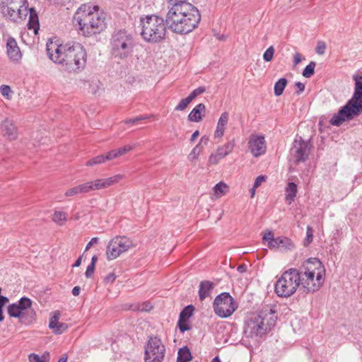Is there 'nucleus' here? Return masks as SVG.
I'll use <instances>...</instances> for the list:
<instances>
[{"label": "nucleus", "mask_w": 362, "mask_h": 362, "mask_svg": "<svg viewBox=\"0 0 362 362\" xmlns=\"http://www.w3.org/2000/svg\"><path fill=\"white\" fill-rule=\"evenodd\" d=\"M117 157L118 156L116 150H112L105 156V160H112Z\"/></svg>", "instance_id": "obj_53"}, {"label": "nucleus", "mask_w": 362, "mask_h": 362, "mask_svg": "<svg viewBox=\"0 0 362 362\" xmlns=\"http://www.w3.org/2000/svg\"><path fill=\"white\" fill-rule=\"evenodd\" d=\"M99 241V238L97 237L93 238L86 245L85 252L88 251L93 245L97 244Z\"/></svg>", "instance_id": "obj_55"}, {"label": "nucleus", "mask_w": 362, "mask_h": 362, "mask_svg": "<svg viewBox=\"0 0 362 362\" xmlns=\"http://www.w3.org/2000/svg\"><path fill=\"white\" fill-rule=\"evenodd\" d=\"M206 112L205 105L199 103L196 105L188 115L190 122H199L202 120Z\"/></svg>", "instance_id": "obj_20"}, {"label": "nucleus", "mask_w": 362, "mask_h": 362, "mask_svg": "<svg viewBox=\"0 0 362 362\" xmlns=\"http://www.w3.org/2000/svg\"><path fill=\"white\" fill-rule=\"evenodd\" d=\"M7 54L13 62H19L22 59V53L20 47H7Z\"/></svg>", "instance_id": "obj_27"}, {"label": "nucleus", "mask_w": 362, "mask_h": 362, "mask_svg": "<svg viewBox=\"0 0 362 362\" xmlns=\"http://www.w3.org/2000/svg\"><path fill=\"white\" fill-rule=\"evenodd\" d=\"M228 188V187L225 182H220L214 186V191L216 194L222 195L226 192Z\"/></svg>", "instance_id": "obj_37"}, {"label": "nucleus", "mask_w": 362, "mask_h": 362, "mask_svg": "<svg viewBox=\"0 0 362 362\" xmlns=\"http://www.w3.org/2000/svg\"><path fill=\"white\" fill-rule=\"evenodd\" d=\"M295 86L298 88V90L296 91V94L298 95L301 93H303L305 90V84L303 83L298 81L295 83Z\"/></svg>", "instance_id": "obj_56"}, {"label": "nucleus", "mask_w": 362, "mask_h": 362, "mask_svg": "<svg viewBox=\"0 0 362 362\" xmlns=\"http://www.w3.org/2000/svg\"><path fill=\"white\" fill-rule=\"evenodd\" d=\"M300 274L296 269L284 272L275 284V292L279 297L288 298L300 288Z\"/></svg>", "instance_id": "obj_7"}, {"label": "nucleus", "mask_w": 362, "mask_h": 362, "mask_svg": "<svg viewBox=\"0 0 362 362\" xmlns=\"http://www.w3.org/2000/svg\"><path fill=\"white\" fill-rule=\"evenodd\" d=\"M60 315L61 314L59 310H56L53 313V315L50 317L49 322V328L50 329L57 327L56 325L59 322V320L60 318Z\"/></svg>", "instance_id": "obj_38"}, {"label": "nucleus", "mask_w": 362, "mask_h": 362, "mask_svg": "<svg viewBox=\"0 0 362 362\" xmlns=\"http://www.w3.org/2000/svg\"><path fill=\"white\" fill-rule=\"evenodd\" d=\"M274 49L273 47H269V48L264 52L263 54V59L265 62H270L274 56Z\"/></svg>", "instance_id": "obj_46"}, {"label": "nucleus", "mask_w": 362, "mask_h": 362, "mask_svg": "<svg viewBox=\"0 0 362 362\" xmlns=\"http://www.w3.org/2000/svg\"><path fill=\"white\" fill-rule=\"evenodd\" d=\"M279 237L273 238L271 241H269L267 244L268 247L270 249H277V244H279Z\"/></svg>", "instance_id": "obj_54"}, {"label": "nucleus", "mask_w": 362, "mask_h": 362, "mask_svg": "<svg viewBox=\"0 0 362 362\" xmlns=\"http://www.w3.org/2000/svg\"><path fill=\"white\" fill-rule=\"evenodd\" d=\"M132 246L133 242L130 238L126 236H116L108 243L106 249L107 259L113 260Z\"/></svg>", "instance_id": "obj_11"}, {"label": "nucleus", "mask_w": 362, "mask_h": 362, "mask_svg": "<svg viewBox=\"0 0 362 362\" xmlns=\"http://www.w3.org/2000/svg\"><path fill=\"white\" fill-rule=\"evenodd\" d=\"M90 192L89 185L88 182L85 183L80 184L77 186L71 187L66 191L65 196L71 197L74 195H78L80 194H86Z\"/></svg>", "instance_id": "obj_23"}, {"label": "nucleus", "mask_w": 362, "mask_h": 362, "mask_svg": "<svg viewBox=\"0 0 362 362\" xmlns=\"http://www.w3.org/2000/svg\"><path fill=\"white\" fill-rule=\"evenodd\" d=\"M0 92L1 95L6 98L7 99H9L11 97L12 90L9 86L7 85H2L0 87Z\"/></svg>", "instance_id": "obj_44"}, {"label": "nucleus", "mask_w": 362, "mask_h": 362, "mask_svg": "<svg viewBox=\"0 0 362 362\" xmlns=\"http://www.w3.org/2000/svg\"><path fill=\"white\" fill-rule=\"evenodd\" d=\"M56 326L57 327L55 328L51 329L52 332L55 334H61L64 333L69 327L68 325L64 322H59Z\"/></svg>", "instance_id": "obj_41"}, {"label": "nucleus", "mask_w": 362, "mask_h": 362, "mask_svg": "<svg viewBox=\"0 0 362 362\" xmlns=\"http://www.w3.org/2000/svg\"><path fill=\"white\" fill-rule=\"evenodd\" d=\"M313 231L312 228L310 226H307L306 230V238L304 240V245L308 246L312 241L313 238Z\"/></svg>", "instance_id": "obj_45"}, {"label": "nucleus", "mask_w": 362, "mask_h": 362, "mask_svg": "<svg viewBox=\"0 0 362 362\" xmlns=\"http://www.w3.org/2000/svg\"><path fill=\"white\" fill-rule=\"evenodd\" d=\"M165 346L157 336H149L144 346V362H162Z\"/></svg>", "instance_id": "obj_10"}, {"label": "nucleus", "mask_w": 362, "mask_h": 362, "mask_svg": "<svg viewBox=\"0 0 362 362\" xmlns=\"http://www.w3.org/2000/svg\"><path fill=\"white\" fill-rule=\"evenodd\" d=\"M194 311V307L192 305H187L180 313L178 327L181 332H185L191 329L190 325L187 321L189 318L193 315Z\"/></svg>", "instance_id": "obj_18"}, {"label": "nucleus", "mask_w": 362, "mask_h": 362, "mask_svg": "<svg viewBox=\"0 0 362 362\" xmlns=\"http://www.w3.org/2000/svg\"><path fill=\"white\" fill-rule=\"evenodd\" d=\"M322 265L317 258H309L303 264L300 274V291L308 293H313L321 287L324 279L321 272H318L315 276V269Z\"/></svg>", "instance_id": "obj_5"}, {"label": "nucleus", "mask_w": 362, "mask_h": 362, "mask_svg": "<svg viewBox=\"0 0 362 362\" xmlns=\"http://www.w3.org/2000/svg\"><path fill=\"white\" fill-rule=\"evenodd\" d=\"M214 284L209 281H202L199 284V298L201 301L210 296Z\"/></svg>", "instance_id": "obj_22"}, {"label": "nucleus", "mask_w": 362, "mask_h": 362, "mask_svg": "<svg viewBox=\"0 0 362 362\" xmlns=\"http://www.w3.org/2000/svg\"><path fill=\"white\" fill-rule=\"evenodd\" d=\"M79 29L86 37L99 34L106 28L105 14L99 12L98 6H81L74 16Z\"/></svg>", "instance_id": "obj_2"}, {"label": "nucleus", "mask_w": 362, "mask_h": 362, "mask_svg": "<svg viewBox=\"0 0 362 362\" xmlns=\"http://www.w3.org/2000/svg\"><path fill=\"white\" fill-rule=\"evenodd\" d=\"M235 144V141L233 139L228 141L223 146H219L217 149L219 158H224L230 154L233 151Z\"/></svg>", "instance_id": "obj_26"}, {"label": "nucleus", "mask_w": 362, "mask_h": 362, "mask_svg": "<svg viewBox=\"0 0 362 362\" xmlns=\"http://www.w3.org/2000/svg\"><path fill=\"white\" fill-rule=\"evenodd\" d=\"M95 266L93 264H90L86 269V271L85 272V276L86 278H90L92 276L94 270H95Z\"/></svg>", "instance_id": "obj_51"}, {"label": "nucleus", "mask_w": 362, "mask_h": 362, "mask_svg": "<svg viewBox=\"0 0 362 362\" xmlns=\"http://www.w3.org/2000/svg\"><path fill=\"white\" fill-rule=\"evenodd\" d=\"M126 48L127 47H113L111 53L115 57L124 59L129 54V52L126 51Z\"/></svg>", "instance_id": "obj_32"}, {"label": "nucleus", "mask_w": 362, "mask_h": 362, "mask_svg": "<svg viewBox=\"0 0 362 362\" xmlns=\"http://www.w3.org/2000/svg\"><path fill=\"white\" fill-rule=\"evenodd\" d=\"M6 45H17V43L14 38H13L11 37H8L6 39Z\"/></svg>", "instance_id": "obj_62"}, {"label": "nucleus", "mask_w": 362, "mask_h": 362, "mask_svg": "<svg viewBox=\"0 0 362 362\" xmlns=\"http://www.w3.org/2000/svg\"><path fill=\"white\" fill-rule=\"evenodd\" d=\"M18 305L20 310L23 312L25 310L30 308L32 305V300L27 297H22L20 300L16 303Z\"/></svg>", "instance_id": "obj_35"}, {"label": "nucleus", "mask_w": 362, "mask_h": 362, "mask_svg": "<svg viewBox=\"0 0 362 362\" xmlns=\"http://www.w3.org/2000/svg\"><path fill=\"white\" fill-rule=\"evenodd\" d=\"M302 60L301 54L298 52H296L293 55V64L294 66H296Z\"/></svg>", "instance_id": "obj_59"}, {"label": "nucleus", "mask_w": 362, "mask_h": 362, "mask_svg": "<svg viewBox=\"0 0 362 362\" xmlns=\"http://www.w3.org/2000/svg\"><path fill=\"white\" fill-rule=\"evenodd\" d=\"M122 175H116L110 177L98 179L94 181L88 182L90 192L107 188L115 183H117L120 180H122Z\"/></svg>", "instance_id": "obj_17"}, {"label": "nucleus", "mask_w": 362, "mask_h": 362, "mask_svg": "<svg viewBox=\"0 0 362 362\" xmlns=\"http://www.w3.org/2000/svg\"><path fill=\"white\" fill-rule=\"evenodd\" d=\"M49 59L54 63L71 65L74 62L75 67H67L69 71H80L86 63V52L83 47H46Z\"/></svg>", "instance_id": "obj_3"}, {"label": "nucleus", "mask_w": 362, "mask_h": 362, "mask_svg": "<svg viewBox=\"0 0 362 362\" xmlns=\"http://www.w3.org/2000/svg\"><path fill=\"white\" fill-rule=\"evenodd\" d=\"M133 148H134V146L132 145H127L122 148L116 149L117 156H122V155L127 153V152L130 151L131 150H132Z\"/></svg>", "instance_id": "obj_49"}, {"label": "nucleus", "mask_w": 362, "mask_h": 362, "mask_svg": "<svg viewBox=\"0 0 362 362\" xmlns=\"http://www.w3.org/2000/svg\"><path fill=\"white\" fill-rule=\"evenodd\" d=\"M192 359V356L187 346H185L179 349L177 362H189Z\"/></svg>", "instance_id": "obj_29"}, {"label": "nucleus", "mask_w": 362, "mask_h": 362, "mask_svg": "<svg viewBox=\"0 0 362 362\" xmlns=\"http://www.w3.org/2000/svg\"><path fill=\"white\" fill-rule=\"evenodd\" d=\"M105 161V156L104 155H99L98 156H95L91 160H89L86 163V165L88 166H92L93 165L100 164L102 163H104Z\"/></svg>", "instance_id": "obj_42"}, {"label": "nucleus", "mask_w": 362, "mask_h": 362, "mask_svg": "<svg viewBox=\"0 0 362 362\" xmlns=\"http://www.w3.org/2000/svg\"><path fill=\"white\" fill-rule=\"evenodd\" d=\"M315 62H310L303 71V76L305 78H310L315 73Z\"/></svg>", "instance_id": "obj_36"}, {"label": "nucleus", "mask_w": 362, "mask_h": 362, "mask_svg": "<svg viewBox=\"0 0 362 362\" xmlns=\"http://www.w3.org/2000/svg\"><path fill=\"white\" fill-rule=\"evenodd\" d=\"M267 179V177L265 175H259L255 180L254 182V188L259 187L261 184L264 182Z\"/></svg>", "instance_id": "obj_50"}, {"label": "nucleus", "mask_w": 362, "mask_h": 362, "mask_svg": "<svg viewBox=\"0 0 362 362\" xmlns=\"http://www.w3.org/2000/svg\"><path fill=\"white\" fill-rule=\"evenodd\" d=\"M1 288H0V305L7 304L9 302L8 297L1 295Z\"/></svg>", "instance_id": "obj_61"}, {"label": "nucleus", "mask_w": 362, "mask_h": 362, "mask_svg": "<svg viewBox=\"0 0 362 362\" xmlns=\"http://www.w3.org/2000/svg\"><path fill=\"white\" fill-rule=\"evenodd\" d=\"M0 9L4 17L21 23L28 15V2L27 0H2Z\"/></svg>", "instance_id": "obj_8"}, {"label": "nucleus", "mask_w": 362, "mask_h": 362, "mask_svg": "<svg viewBox=\"0 0 362 362\" xmlns=\"http://www.w3.org/2000/svg\"><path fill=\"white\" fill-rule=\"evenodd\" d=\"M8 313L11 317H20L22 311L20 310L17 303H12L8 306Z\"/></svg>", "instance_id": "obj_33"}, {"label": "nucleus", "mask_w": 362, "mask_h": 362, "mask_svg": "<svg viewBox=\"0 0 362 362\" xmlns=\"http://www.w3.org/2000/svg\"><path fill=\"white\" fill-rule=\"evenodd\" d=\"M191 102L192 100L188 96L185 98L182 99L178 103V105L175 107V110L182 111L185 110Z\"/></svg>", "instance_id": "obj_39"}, {"label": "nucleus", "mask_w": 362, "mask_h": 362, "mask_svg": "<svg viewBox=\"0 0 362 362\" xmlns=\"http://www.w3.org/2000/svg\"><path fill=\"white\" fill-rule=\"evenodd\" d=\"M238 305L229 293L218 295L213 302L214 313L221 318H227L233 315Z\"/></svg>", "instance_id": "obj_9"}, {"label": "nucleus", "mask_w": 362, "mask_h": 362, "mask_svg": "<svg viewBox=\"0 0 362 362\" xmlns=\"http://www.w3.org/2000/svg\"><path fill=\"white\" fill-rule=\"evenodd\" d=\"M262 238H263L264 241H268V243H269L273 238H274V234L272 231H268L264 234Z\"/></svg>", "instance_id": "obj_57"}, {"label": "nucleus", "mask_w": 362, "mask_h": 362, "mask_svg": "<svg viewBox=\"0 0 362 362\" xmlns=\"http://www.w3.org/2000/svg\"><path fill=\"white\" fill-rule=\"evenodd\" d=\"M81 292V288L80 286H74L72 289V294L74 296H77L79 295Z\"/></svg>", "instance_id": "obj_63"}, {"label": "nucleus", "mask_w": 362, "mask_h": 362, "mask_svg": "<svg viewBox=\"0 0 362 362\" xmlns=\"http://www.w3.org/2000/svg\"><path fill=\"white\" fill-rule=\"evenodd\" d=\"M143 38L148 42L158 43L164 39L166 27L162 17L156 15L146 16L141 19Z\"/></svg>", "instance_id": "obj_6"}, {"label": "nucleus", "mask_w": 362, "mask_h": 362, "mask_svg": "<svg viewBox=\"0 0 362 362\" xmlns=\"http://www.w3.org/2000/svg\"><path fill=\"white\" fill-rule=\"evenodd\" d=\"M1 131L5 138L13 141L18 138V130L12 121L6 119L1 124Z\"/></svg>", "instance_id": "obj_19"}, {"label": "nucleus", "mask_w": 362, "mask_h": 362, "mask_svg": "<svg viewBox=\"0 0 362 362\" xmlns=\"http://www.w3.org/2000/svg\"><path fill=\"white\" fill-rule=\"evenodd\" d=\"M214 36H215L216 39H217L220 42H226V40L228 37L227 35H225L223 34H219V33L214 34Z\"/></svg>", "instance_id": "obj_60"}, {"label": "nucleus", "mask_w": 362, "mask_h": 362, "mask_svg": "<svg viewBox=\"0 0 362 362\" xmlns=\"http://www.w3.org/2000/svg\"><path fill=\"white\" fill-rule=\"evenodd\" d=\"M228 119L229 115L228 112H224L221 114L220 118L218 119L216 129L214 132V136L216 138H221L223 136L226 126L228 122Z\"/></svg>", "instance_id": "obj_21"}, {"label": "nucleus", "mask_w": 362, "mask_h": 362, "mask_svg": "<svg viewBox=\"0 0 362 362\" xmlns=\"http://www.w3.org/2000/svg\"><path fill=\"white\" fill-rule=\"evenodd\" d=\"M326 47H316V53L318 54H323L325 52Z\"/></svg>", "instance_id": "obj_64"}, {"label": "nucleus", "mask_w": 362, "mask_h": 362, "mask_svg": "<svg viewBox=\"0 0 362 362\" xmlns=\"http://www.w3.org/2000/svg\"><path fill=\"white\" fill-rule=\"evenodd\" d=\"M355 81V90L354 95L349 102H352V106L356 110H362V76L354 75L353 77Z\"/></svg>", "instance_id": "obj_16"}, {"label": "nucleus", "mask_w": 362, "mask_h": 362, "mask_svg": "<svg viewBox=\"0 0 362 362\" xmlns=\"http://www.w3.org/2000/svg\"><path fill=\"white\" fill-rule=\"evenodd\" d=\"M201 20L198 9L188 2L173 5L168 11L165 23L175 33L187 34L192 32Z\"/></svg>", "instance_id": "obj_1"}, {"label": "nucleus", "mask_w": 362, "mask_h": 362, "mask_svg": "<svg viewBox=\"0 0 362 362\" xmlns=\"http://www.w3.org/2000/svg\"><path fill=\"white\" fill-rule=\"evenodd\" d=\"M279 244L277 249L280 251L291 250L294 247V244L291 239L286 237H279Z\"/></svg>", "instance_id": "obj_28"}, {"label": "nucleus", "mask_w": 362, "mask_h": 362, "mask_svg": "<svg viewBox=\"0 0 362 362\" xmlns=\"http://www.w3.org/2000/svg\"><path fill=\"white\" fill-rule=\"evenodd\" d=\"M287 83L288 81L286 78H281L279 79L274 84V95L280 96L283 93Z\"/></svg>", "instance_id": "obj_31"}, {"label": "nucleus", "mask_w": 362, "mask_h": 362, "mask_svg": "<svg viewBox=\"0 0 362 362\" xmlns=\"http://www.w3.org/2000/svg\"><path fill=\"white\" fill-rule=\"evenodd\" d=\"M276 312L275 305H263L259 314L248 320L246 332H249L251 336H262L276 325Z\"/></svg>", "instance_id": "obj_4"}, {"label": "nucleus", "mask_w": 362, "mask_h": 362, "mask_svg": "<svg viewBox=\"0 0 362 362\" xmlns=\"http://www.w3.org/2000/svg\"><path fill=\"white\" fill-rule=\"evenodd\" d=\"M29 21L28 28L36 30L39 28L38 15L34 8H28Z\"/></svg>", "instance_id": "obj_25"}, {"label": "nucleus", "mask_w": 362, "mask_h": 362, "mask_svg": "<svg viewBox=\"0 0 362 362\" xmlns=\"http://www.w3.org/2000/svg\"><path fill=\"white\" fill-rule=\"evenodd\" d=\"M221 158H219V155H218V151H217L216 154H211L209 156V162L211 164L215 165V164H217L218 163L219 160L221 159Z\"/></svg>", "instance_id": "obj_52"}, {"label": "nucleus", "mask_w": 362, "mask_h": 362, "mask_svg": "<svg viewBox=\"0 0 362 362\" xmlns=\"http://www.w3.org/2000/svg\"><path fill=\"white\" fill-rule=\"evenodd\" d=\"M112 45H132L134 43L133 35L126 30H115L111 38Z\"/></svg>", "instance_id": "obj_14"}, {"label": "nucleus", "mask_w": 362, "mask_h": 362, "mask_svg": "<svg viewBox=\"0 0 362 362\" xmlns=\"http://www.w3.org/2000/svg\"><path fill=\"white\" fill-rule=\"evenodd\" d=\"M311 146L309 141H305L300 136L294 140L291 152L296 164L304 163L308 158Z\"/></svg>", "instance_id": "obj_12"}, {"label": "nucleus", "mask_w": 362, "mask_h": 362, "mask_svg": "<svg viewBox=\"0 0 362 362\" xmlns=\"http://www.w3.org/2000/svg\"><path fill=\"white\" fill-rule=\"evenodd\" d=\"M285 191V199L288 204H291L296 197L297 185L294 182H290L288 183Z\"/></svg>", "instance_id": "obj_24"}, {"label": "nucleus", "mask_w": 362, "mask_h": 362, "mask_svg": "<svg viewBox=\"0 0 362 362\" xmlns=\"http://www.w3.org/2000/svg\"><path fill=\"white\" fill-rule=\"evenodd\" d=\"M352 102L348 101L347 103L343 106L339 112L334 115L331 118L329 122L334 126H339L346 119L351 118L354 115H357L359 110H356L352 106Z\"/></svg>", "instance_id": "obj_13"}, {"label": "nucleus", "mask_w": 362, "mask_h": 362, "mask_svg": "<svg viewBox=\"0 0 362 362\" xmlns=\"http://www.w3.org/2000/svg\"><path fill=\"white\" fill-rule=\"evenodd\" d=\"M30 362H49V352L45 351L42 356L32 353L28 356Z\"/></svg>", "instance_id": "obj_30"}, {"label": "nucleus", "mask_w": 362, "mask_h": 362, "mask_svg": "<svg viewBox=\"0 0 362 362\" xmlns=\"http://www.w3.org/2000/svg\"><path fill=\"white\" fill-rule=\"evenodd\" d=\"M52 44H54L55 45H62L59 39L55 35H52L46 39L45 45H52Z\"/></svg>", "instance_id": "obj_47"}, {"label": "nucleus", "mask_w": 362, "mask_h": 362, "mask_svg": "<svg viewBox=\"0 0 362 362\" xmlns=\"http://www.w3.org/2000/svg\"><path fill=\"white\" fill-rule=\"evenodd\" d=\"M149 117H150L149 116H139V117H136L134 118L126 119V120H124V123L134 124H136L139 121L146 119Z\"/></svg>", "instance_id": "obj_48"}, {"label": "nucleus", "mask_w": 362, "mask_h": 362, "mask_svg": "<svg viewBox=\"0 0 362 362\" xmlns=\"http://www.w3.org/2000/svg\"><path fill=\"white\" fill-rule=\"evenodd\" d=\"M206 91V88L204 86H199V88L194 89L188 97L192 101L194 98H196L199 95L204 93Z\"/></svg>", "instance_id": "obj_43"}, {"label": "nucleus", "mask_w": 362, "mask_h": 362, "mask_svg": "<svg viewBox=\"0 0 362 362\" xmlns=\"http://www.w3.org/2000/svg\"><path fill=\"white\" fill-rule=\"evenodd\" d=\"M115 279V274L114 273H110L105 278V281L107 284L113 283Z\"/></svg>", "instance_id": "obj_58"}, {"label": "nucleus", "mask_w": 362, "mask_h": 362, "mask_svg": "<svg viewBox=\"0 0 362 362\" xmlns=\"http://www.w3.org/2000/svg\"><path fill=\"white\" fill-rule=\"evenodd\" d=\"M67 219V214L63 211H55L52 220L57 224L63 225Z\"/></svg>", "instance_id": "obj_34"}, {"label": "nucleus", "mask_w": 362, "mask_h": 362, "mask_svg": "<svg viewBox=\"0 0 362 362\" xmlns=\"http://www.w3.org/2000/svg\"><path fill=\"white\" fill-rule=\"evenodd\" d=\"M248 144L251 153L255 157H258L266 151V143L263 136L252 135Z\"/></svg>", "instance_id": "obj_15"}, {"label": "nucleus", "mask_w": 362, "mask_h": 362, "mask_svg": "<svg viewBox=\"0 0 362 362\" xmlns=\"http://www.w3.org/2000/svg\"><path fill=\"white\" fill-rule=\"evenodd\" d=\"M202 151L200 143H199L190 152L188 158L189 160L193 161L198 158V156Z\"/></svg>", "instance_id": "obj_40"}]
</instances>
